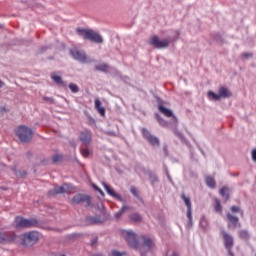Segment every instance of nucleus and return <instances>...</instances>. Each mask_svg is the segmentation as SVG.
<instances>
[{"instance_id": "1", "label": "nucleus", "mask_w": 256, "mask_h": 256, "mask_svg": "<svg viewBox=\"0 0 256 256\" xmlns=\"http://www.w3.org/2000/svg\"><path fill=\"white\" fill-rule=\"evenodd\" d=\"M77 35L83 37L85 41H91L92 43L101 44L103 43V36L95 32L93 29L77 28Z\"/></svg>"}, {"instance_id": "2", "label": "nucleus", "mask_w": 256, "mask_h": 256, "mask_svg": "<svg viewBox=\"0 0 256 256\" xmlns=\"http://www.w3.org/2000/svg\"><path fill=\"white\" fill-rule=\"evenodd\" d=\"M38 225H39V221L35 218L26 219L21 216H17L15 218L16 229H31L33 227H37Z\"/></svg>"}, {"instance_id": "3", "label": "nucleus", "mask_w": 256, "mask_h": 256, "mask_svg": "<svg viewBox=\"0 0 256 256\" xmlns=\"http://www.w3.org/2000/svg\"><path fill=\"white\" fill-rule=\"evenodd\" d=\"M220 235L223 239L224 247L228 253V256H235V253H233V247L235 245V240L231 236V234L227 233L225 229L220 230Z\"/></svg>"}, {"instance_id": "4", "label": "nucleus", "mask_w": 256, "mask_h": 256, "mask_svg": "<svg viewBox=\"0 0 256 256\" xmlns=\"http://www.w3.org/2000/svg\"><path fill=\"white\" fill-rule=\"evenodd\" d=\"M16 135L21 143H29L33 139V130L31 128L21 125L16 130Z\"/></svg>"}, {"instance_id": "5", "label": "nucleus", "mask_w": 256, "mask_h": 256, "mask_svg": "<svg viewBox=\"0 0 256 256\" xmlns=\"http://www.w3.org/2000/svg\"><path fill=\"white\" fill-rule=\"evenodd\" d=\"M72 205H84V207H93V198L87 194H76L71 199Z\"/></svg>"}, {"instance_id": "6", "label": "nucleus", "mask_w": 256, "mask_h": 256, "mask_svg": "<svg viewBox=\"0 0 256 256\" xmlns=\"http://www.w3.org/2000/svg\"><path fill=\"white\" fill-rule=\"evenodd\" d=\"M155 99L158 103V111H160L162 115H164V117H171L174 125H177V123H179L177 116L173 114V111H171V109L165 108V101H163V99H161V97L159 96H155Z\"/></svg>"}, {"instance_id": "7", "label": "nucleus", "mask_w": 256, "mask_h": 256, "mask_svg": "<svg viewBox=\"0 0 256 256\" xmlns=\"http://www.w3.org/2000/svg\"><path fill=\"white\" fill-rule=\"evenodd\" d=\"M70 55L75 59V61H79L80 63H95L96 60L93 58H87V53L84 50L78 49H70Z\"/></svg>"}, {"instance_id": "8", "label": "nucleus", "mask_w": 256, "mask_h": 256, "mask_svg": "<svg viewBox=\"0 0 256 256\" xmlns=\"http://www.w3.org/2000/svg\"><path fill=\"white\" fill-rule=\"evenodd\" d=\"M37 241H39V233L37 231L24 233L22 236V245L24 247H33Z\"/></svg>"}, {"instance_id": "9", "label": "nucleus", "mask_w": 256, "mask_h": 256, "mask_svg": "<svg viewBox=\"0 0 256 256\" xmlns=\"http://www.w3.org/2000/svg\"><path fill=\"white\" fill-rule=\"evenodd\" d=\"M122 237L128 243L130 247L134 249H139V243L137 242V234L131 230H123L121 232Z\"/></svg>"}, {"instance_id": "10", "label": "nucleus", "mask_w": 256, "mask_h": 256, "mask_svg": "<svg viewBox=\"0 0 256 256\" xmlns=\"http://www.w3.org/2000/svg\"><path fill=\"white\" fill-rule=\"evenodd\" d=\"M141 133L144 139L148 141L152 147H159L161 145V141L159 140V138L151 134V132L147 130V128H142Z\"/></svg>"}, {"instance_id": "11", "label": "nucleus", "mask_w": 256, "mask_h": 256, "mask_svg": "<svg viewBox=\"0 0 256 256\" xmlns=\"http://www.w3.org/2000/svg\"><path fill=\"white\" fill-rule=\"evenodd\" d=\"M149 45H152L155 49H167L169 47V40H160L159 36H152L149 40Z\"/></svg>"}, {"instance_id": "12", "label": "nucleus", "mask_w": 256, "mask_h": 256, "mask_svg": "<svg viewBox=\"0 0 256 256\" xmlns=\"http://www.w3.org/2000/svg\"><path fill=\"white\" fill-rule=\"evenodd\" d=\"M73 190L71 184H63L62 186H56L53 190L48 191V195L53 197V195H59L61 193H69Z\"/></svg>"}, {"instance_id": "13", "label": "nucleus", "mask_w": 256, "mask_h": 256, "mask_svg": "<svg viewBox=\"0 0 256 256\" xmlns=\"http://www.w3.org/2000/svg\"><path fill=\"white\" fill-rule=\"evenodd\" d=\"M181 199L184 201L187 207V218H188V227H193V214L191 211V198L185 196V194H181Z\"/></svg>"}, {"instance_id": "14", "label": "nucleus", "mask_w": 256, "mask_h": 256, "mask_svg": "<svg viewBox=\"0 0 256 256\" xmlns=\"http://www.w3.org/2000/svg\"><path fill=\"white\" fill-rule=\"evenodd\" d=\"M226 220L228 222V229L234 230L237 228H241V222H239V217L234 216L233 214L228 212L226 214Z\"/></svg>"}, {"instance_id": "15", "label": "nucleus", "mask_w": 256, "mask_h": 256, "mask_svg": "<svg viewBox=\"0 0 256 256\" xmlns=\"http://www.w3.org/2000/svg\"><path fill=\"white\" fill-rule=\"evenodd\" d=\"M16 239L14 232H0V244L15 243Z\"/></svg>"}, {"instance_id": "16", "label": "nucleus", "mask_w": 256, "mask_h": 256, "mask_svg": "<svg viewBox=\"0 0 256 256\" xmlns=\"http://www.w3.org/2000/svg\"><path fill=\"white\" fill-rule=\"evenodd\" d=\"M103 187L110 197H113L116 199V201H120V203H125V199H123L120 194H117L116 191L113 190V188H111V186H109L107 183L103 182Z\"/></svg>"}, {"instance_id": "17", "label": "nucleus", "mask_w": 256, "mask_h": 256, "mask_svg": "<svg viewBox=\"0 0 256 256\" xmlns=\"http://www.w3.org/2000/svg\"><path fill=\"white\" fill-rule=\"evenodd\" d=\"M142 240H143V244L142 246H139V249L141 251V256H145V254H143V249L146 248L147 251H151V249H153V240H151V238L146 237V236H142Z\"/></svg>"}, {"instance_id": "18", "label": "nucleus", "mask_w": 256, "mask_h": 256, "mask_svg": "<svg viewBox=\"0 0 256 256\" xmlns=\"http://www.w3.org/2000/svg\"><path fill=\"white\" fill-rule=\"evenodd\" d=\"M93 134L89 130H83L80 132L79 140L83 145H89L91 143V137Z\"/></svg>"}, {"instance_id": "19", "label": "nucleus", "mask_w": 256, "mask_h": 256, "mask_svg": "<svg viewBox=\"0 0 256 256\" xmlns=\"http://www.w3.org/2000/svg\"><path fill=\"white\" fill-rule=\"evenodd\" d=\"M86 222L88 225H101V223H103V219H101V216L99 215L88 216L86 217Z\"/></svg>"}, {"instance_id": "20", "label": "nucleus", "mask_w": 256, "mask_h": 256, "mask_svg": "<svg viewBox=\"0 0 256 256\" xmlns=\"http://www.w3.org/2000/svg\"><path fill=\"white\" fill-rule=\"evenodd\" d=\"M10 171L14 173L17 179H25L27 177V171L25 170H17L15 166L10 167Z\"/></svg>"}, {"instance_id": "21", "label": "nucleus", "mask_w": 256, "mask_h": 256, "mask_svg": "<svg viewBox=\"0 0 256 256\" xmlns=\"http://www.w3.org/2000/svg\"><path fill=\"white\" fill-rule=\"evenodd\" d=\"M51 79H52V81H54V83H56V85H59V87H67V84H65V82L63 81V78H61V76H58L57 74L52 73Z\"/></svg>"}, {"instance_id": "22", "label": "nucleus", "mask_w": 256, "mask_h": 256, "mask_svg": "<svg viewBox=\"0 0 256 256\" xmlns=\"http://www.w3.org/2000/svg\"><path fill=\"white\" fill-rule=\"evenodd\" d=\"M109 69H113L107 63H101L95 66V71H100L101 73H109Z\"/></svg>"}, {"instance_id": "23", "label": "nucleus", "mask_w": 256, "mask_h": 256, "mask_svg": "<svg viewBox=\"0 0 256 256\" xmlns=\"http://www.w3.org/2000/svg\"><path fill=\"white\" fill-rule=\"evenodd\" d=\"M219 96H220V99H221V97L223 99H229V97H231V91H229V89H227V87H221L219 89Z\"/></svg>"}, {"instance_id": "24", "label": "nucleus", "mask_w": 256, "mask_h": 256, "mask_svg": "<svg viewBox=\"0 0 256 256\" xmlns=\"http://www.w3.org/2000/svg\"><path fill=\"white\" fill-rule=\"evenodd\" d=\"M155 119L156 121H158L159 125H161V127H169V122L167 120H165V118L161 117V115H159V113L155 114Z\"/></svg>"}, {"instance_id": "25", "label": "nucleus", "mask_w": 256, "mask_h": 256, "mask_svg": "<svg viewBox=\"0 0 256 256\" xmlns=\"http://www.w3.org/2000/svg\"><path fill=\"white\" fill-rule=\"evenodd\" d=\"M221 197L225 199V201H229L230 196H229V188L227 186H223L220 191H219Z\"/></svg>"}, {"instance_id": "26", "label": "nucleus", "mask_w": 256, "mask_h": 256, "mask_svg": "<svg viewBox=\"0 0 256 256\" xmlns=\"http://www.w3.org/2000/svg\"><path fill=\"white\" fill-rule=\"evenodd\" d=\"M129 209H131V207H129L127 205L122 206L121 209L114 214V217L116 219H121L123 213H125L126 211H129Z\"/></svg>"}, {"instance_id": "27", "label": "nucleus", "mask_w": 256, "mask_h": 256, "mask_svg": "<svg viewBox=\"0 0 256 256\" xmlns=\"http://www.w3.org/2000/svg\"><path fill=\"white\" fill-rule=\"evenodd\" d=\"M205 183L207 185V187H210V189H215L217 183L215 182V179H213V177H206L205 178Z\"/></svg>"}, {"instance_id": "28", "label": "nucleus", "mask_w": 256, "mask_h": 256, "mask_svg": "<svg viewBox=\"0 0 256 256\" xmlns=\"http://www.w3.org/2000/svg\"><path fill=\"white\" fill-rule=\"evenodd\" d=\"M238 236L240 237V239H243L244 241H249L250 238L249 231L247 230H240L238 232Z\"/></svg>"}, {"instance_id": "29", "label": "nucleus", "mask_w": 256, "mask_h": 256, "mask_svg": "<svg viewBox=\"0 0 256 256\" xmlns=\"http://www.w3.org/2000/svg\"><path fill=\"white\" fill-rule=\"evenodd\" d=\"M214 209L216 213H223V206H221V200H219V198L215 199Z\"/></svg>"}, {"instance_id": "30", "label": "nucleus", "mask_w": 256, "mask_h": 256, "mask_svg": "<svg viewBox=\"0 0 256 256\" xmlns=\"http://www.w3.org/2000/svg\"><path fill=\"white\" fill-rule=\"evenodd\" d=\"M230 211H231V213H239L241 217H243V215H245V212L239 206H231Z\"/></svg>"}, {"instance_id": "31", "label": "nucleus", "mask_w": 256, "mask_h": 256, "mask_svg": "<svg viewBox=\"0 0 256 256\" xmlns=\"http://www.w3.org/2000/svg\"><path fill=\"white\" fill-rule=\"evenodd\" d=\"M130 193H132V195H134V197H136V199H139L140 201H143L141 196H139V190H137V188L135 186H131Z\"/></svg>"}, {"instance_id": "32", "label": "nucleus", "mask_w": 256, "mask_h": 256, "mask_svg": "<svg viewBox=\"0 0 256 256\" xmlns=\"http://www.w3.org/2000/svg\"><path fill=\"white\" fill-rule=\"evenodd\" d=\"M130 220L134 223H139L141 221V215L139 213H133L130 215Z\"/></svg>"}, {"instance_id": "33", "label": "nucleus", "mask_w": 256, "mask_h": 256, "mask_svg": "<svg viewBox=\"0 0 256 256\" xmlns=\"http://www.w3.org/2000/svg\"><path fill=\"white\" fill-rule=\"evenodd\" d=\"M149 179H150V183L152 185H155V183H159V178L157 177V175H155L153 173H150Z\"/></svg>"}, {"instance_id": "34", "label": "nucleus", "mask_w": 256, "mask_h": 256, "mask_svg": "<svg viewBox=\"0 0 256 256\" xmlns=\"http://www.w3.org/2000/svg\"><path fill=\"white\" fill-rule=\"evenodd\" d=\"M208 225H209V222L207 221V218H205V216H203L200 219V227H202V229H207Z\"/></svg>"}, {"instance_id": "35", "label": "nucleus", "mask_w": 256, "mask_h": 256, "mask_svg": "<svg viewBox=\"0 0 256 256\" xmlns=\"http://www.w3.org/2000/svg\"><path fill=\"white\" fill-rule=\"evenodd\" d=\"M69 89L72 93H79V86H77L75 83H70Z\"/></svg>"}, {"instance_id": "36", "label": "nucleus", "mask_w": 256, "mask_h": 256, "mask_svg": "<svg viewBox=\"0 0 256 256\" xmlns=\"http://www.w3.org/2000/svg\"><path fill=\"white\" fill-rule=\"evenodd\" d=\"M208 97L212 98L214 101H219L221 99L219 94H215L213 91H208Z\"/></svg>"}, {"instance_id": "37", "label": "nucleus", "mask_w": 256, "mask_h": 256, "mask_svg": "<svg viewBox=\"0 0 256 256\" xmlns=\"http://www.w3.org/2000/svg\"><path fill=\"white\" fill-rule=\"evenodd\" d=\"M81 155H83L84 157H89V155H91V152L87 148H82Z\"/></svg>"}, {"instance_id": "38", "label": "nucleus", "mask_w": 256, "mask_h": 256, "mask_svg": "<svg viewBox=\"0 0 256 256\" xmlns=\"http://www.w3.org/2000/svg\"><path fill=\"white\" fill-rule=\"evenodd\" d=\"M43 101H45L46 103H49L50 105H53V103H55V99L51 97H43Z\"/></svg>"}, {"instance_id": "39", "label": "nucleus", "mask_w": 256, "mask_h": 256, "mask_svg": "<svg viewBox=\"0 0 256 256\" xmlns=\"http://www.w3.org/2000/svg\"><path fill=\"white\" fill-rule=\"evenodd\" d=\"M174 133L177 136L178 139H185V136H183V133H181L179 130L174 129Z\"/></svg>"}, {"instance_id": "40", "label": "nucleus", "mask_w": 256, "mask_h": 256, "mask_svg": "<svg viewBox=\"0 0 256 256\" xmlns=\"http://www.w3.org/2000/svg\"><path fill=\"white\" fill-rule=\"evenodd\" d=\"M165 174L167 176L169 183H173V178H171V174H169V170L167 169V167H165Z\"/></svg>"}, {"instance_id": "41", "label": "nucleus", "mask_w": 256, "mask_h": 256, "mask_svg": "<svg viewBox=\"0 0 256 256\" xmlns=\"http://www.w3.org/2000/svg\"><path fill=\"white\" fill-rule=\"evenodd\" d=\"M93 189L95 191H97L98 193H100V195L104 196L105 193L103 192V190H101V188H99L97 185L93 184Z\"/></svg>"}, {"instance_id": "42", "label": "nucleus", "mask_w": 256, "mask_h": 256, "mask_svg": "<svg viewBox=\"0 0 256 256\" xmlns=\"http://www.w3.org/2000/svg\"><path fill=\"white\" fill-rule=\"evenodd\" d=\"M242 57H243V59H249V58L253 57V54L249 53V52H244V53H242Z\"/></svg>"}, {"instance_id": "43", "label": "nucleus", "mask_w": 256, "mask_h": 256, "mask_svg": "<svg viewBox=\"0 0 256 256\" xmlns=\"http://www.w3.org/2000/svg\"><path fill=\"white\" fill-rule=\"evenodd\" d=\"M52 161H53V163H57V162L61 161V156L60 155L52 156Z\"/></svg>"}, {"instance_id": "44", "label": "nucleus", "mask_w": 256, "mask_h": 256, "mask_svg": "<svg viewBox=\"0 0 256 256\" xmlns=\"http://www.w3.org/2000/svg\"><path fill=\"white\" fill-rule=\"evenodd\" d=\"M97 241H99L97 237L92 238L90 242L91 247H95V245H97Z\"/></svg>"}, {"instance_id": "45", "label": "nucleus", "mask_w": 256, "mask_h": 256, "mask_svg": "<svg viewBox=\"0 0 256 256\" xmlns=\"http://www.w3.org/2000/svg\"><path fill=\"white\" fill-rule=\"evenodd\" d=\"M123 255H125V253H120V252L117 251V250H113V251L111 252V256H123Z\"/></svg>"}, {"instance_id": "46", "label": "nucleus", "mask_w": 256, "mask_h": 256, "mask_svg": "<svg viewBox=\"0 0 256 256\" xmlns=\"http://www.w3.org/2000/svg\"><path fill=\"white\" fill-rule=\"evenodd\" d=\"M101 100L99 99H96L95 100V108L98 110V109H101Z\"/></svg>"}, {"instance_id": "47", "label": "nucleus", "mask_w": 256, "mask_h": 256, "mask_svg": "<svg viewBox=\"0 0 256 256\" xmlns=\"http://www.w3.org/2000/svg\"><path fill=\"white\" fill-rule=\"evenodd\" d=\"M163 151H164L165 157H169V149H168L167 146H164V147H163Z\"/></svg>"}, {"instance_id": "48", "label": "nucleus", "mask_w": 256, "mask_h": 256, "mask_svg": "<svg viewBox=\"0 0 256 256\" xmlns=\"http://www.w3.org/2000/svg\"><path fill=\"white\" fill-rule=\"evenodd\" d=\"M97 111L102 115V117L105 116V109L103 108V106L101 108H98Z\"/></svg>"}, {"instance_id": "49", "label": "nucleus", "mask_w": 256, "mask_h": 256, "mask_svg": "<svg viewBox=\"0 0 256 256\" xmlns=\"http://www.w3.org/2000/svg\"><path fill=\"white\" fill-rule=\"evenodd\" d=\"M251 155H252V160L255 161L256 163V148L252 150Z\"/></svg>"}, {"instance_id": "50", "label": "nucleus", "mask_w": 256, "mask_h": 256, "mask_svg": "<svg viewBox=\"0 0 256 256\" xmlns=\"http://www.w3.org/2000/svg\"><path fill=\"white\" fill-rule=\"evenodd\" d=\"M107 135H110L111 137H115V132H113V131H108L107 132Z\"/></svg>"}, {"instance_id": "51", "label": "nucleus", "mask_w": 256, "mask_h": 256, "mask_svg": "<svg viewBox=\"0 0 256 256\" xmlns=\"http://www.w3.org/2000/svg\"><path fill=\"white\" fill-rule=\"evenodd\" d=\"M44 51H47V47L45 46L41 48V53H43Z\"/></svg>"}, {"instance_id": "52", "label": "nucleus", "mask_w": 256, "mask_h": 256, "mask_svg": "<svg viewBox=\"0 0 256 256\" xmlns=\"http://www.w3.org/2000/svg\"><path fill=\"white\" fill-rule=\"evenodd\" d=\"M179 35H180L179 31H176V39H179Z\"/></svg>"}, {"instance_id": "53", "label": "nucleus", "mask_w": 256, "mask_h": 256, "mask_svg": "<svg viewBox=\"0 0 256 256\" xmlns=\"http://www.w3.org/2000/svg\"><path fill=\"white\" fill-rule=\"evenodd\" d=\"M3 85H5V83H3V81L0 80V89L1 87H3Z\"/></svg>"}, {"instance_id": "54", "label": "nucleus", "mask_w": 256, "mask_h": 256, "mask_svg": "<svg viewBox=\"0 0 256 256\" xmlns=\"http://www.w3.org/2000/svg\"><path fill=\"white\" fill-rule=\"evenodd\" d=\"M71 237H74V238L79 237V234H72Z\"/></svg>"}, {"instance_id": "55", "label": "nucleus", "mask_w": 256, "mask_h": 256, "mask_svg": "<svg viewBox=\"0 0 256 256\" xmlns=\"http://www.w3.org/2000/svg\"><path fill=\"white\" fill-rule=\"evenodd\" d=\"M172 256H179V254H177V252H174Z\"/></svg>"}, {"instance_id": "56", "label": "nucleus", "mask_w": 256, "mask_h": 256, "mask_svg": "<svg viewBox=\"0 0 256 256\" xmlns=\"http://www.w3.org/2000/svg\"><path fill=\"white\" fill-rule=\"evenodd\" d=\"M2 111H5V108H2Z\"/></svg>"}]
</instances>
